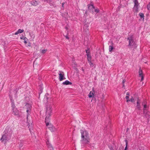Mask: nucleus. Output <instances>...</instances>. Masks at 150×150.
<instances>
[{
  "label": "nucleus",
  "mask_w": 150,
  "mask_h": 150,
  "mask_svg": "<svg viewBox=\"0 0 150 150\" xmlns=\"http://www.w3.org/2000/svg\"><path fill=\"white\" fill-rule=\"evenodd\" d=\"M80 132L81 134V140L82 146L84 144H88L89 142L90 139L88 134L87 131L85 129H81Z\"/></svg>",
  "instance_id": "1"
},
{
  "label": "nucleus",
  "mask_w": 150,
  "mask_h": 150,
  "mask_svg": "<svg viewBox=\"0 0 150 150\" xmlns=\"http://www.w3.org/2000/svg\"><path fill=\"white\" fill-rule=\"evenodd\" d=\"M86 55L87 56V59L88 61H90V60H91V57L89 51L88 50H86Z\"/></svg>",
  "instance_id": "10"
},
{
  "label": "nucleus",
  "mask_w": 150,
  "mask_h": 150,
  "mask_svg": "<svg viewBox=\"0 0 150 150\" xmlns=\"http://www.w3.org/2000/svg\"><path fill=\"white\" fill-rule=\"evenodd\" d=\"M139 76L141 77V81H142L144 80V76L143 75V72L142 70H141L140 69V70L139 72Z\"/></svg>",
  "instance_id": "12"
},
{
  "label": "nucleus",
  "mask_w": 150,
  "mask_h": 150,
  "mask_svg": "<svg viewBox=\"0 0 150 150\" xmlns=\"http://www.w3.org/2000/svg\"><path fill=\"white\" fill-rule=\"evenodd\" d=\"M45 122L46 123L47 127L52 132H53L56 130V129L51 124L49 123V120H47V118H45Z\"/></svg>",
  "instance_id": "6"
},
{
  "label": "nucleus",
  "mask_w": 150,
  "mask_h": 150,
  "mask_svg": "<svg viewBox=\"0 0 150 150\" xmlns=\"http://www.w3.org/2000/svg\"><path fill=\"white\" fill-rule=\"evenodd\" d=\"M127 143H126V146L124 150H127Z\"/></svg>",
  "instance_id": "31"
},
{
  "label": "nucleus",
  "mask_w": 150,
  "mask_h": 150,
  "mask_svg": "<svg viewBox=\"0 0 150 150\" xmlns=\"http://www.w3.org/2000/svg\"><path fill=\"white\" fill-rule=\"evenodd\" d=\"M25 37H24L23 36H21L20 37V39H24L25 38Z\"/></svg>",
  "instance_id": "32"
},
{
  "label": "nucleus",
  "mask_w": 150,
  "mask_h": 150,
  "mask_svg": "<svg viewBox=\"0 0 150 150\" xmlns=\"http://www.w3.org/2000/svg\"><path fill=\"white\" fill-rule=\"evenodd\" d=\"M143 105H144V109L145 110L147 107V105L146 104H144V105L143 104H142Z\"/></svg>",
  "instance_id": "28"
},
{
  "label": "nucleus",
  "mask_w": 150,
  "mask_h": 150,
  "mask_svg": "<svg viewBox=\"0 0 150 150\" xmlns=\"http://www.w3.org/2000/svg\"><path fill=\"white\" fill-rule=\"evenodd\" d=\"M59 79L60 81H62L63 80L65 79V78L64 76V73L62 71H59Z\"/></svg>",
  "instance_id": "9"
},
{
  "label": "nucleus",
  "mask_w": 150,
  "mask_h": 150,
  "mask_svg": "<svg viewBox=\"0 0 150 150\" xmlns=\"http://www.w3.org/2000/svg\"><path fill=\"white\" fill-rule=\"evenodd\" d=\"M134 98H131L130 100H127V102H128V101H130V102H134Z\"/></svg>",
  "instance_id": "26"
},
{
  "label": "nucleus",
  "mask_w": 150,
  "mask_h": 150,
  "mask_svg": "<svg viewBox=\"0 0 150 150\" xmlns=\"http://www.w3.org/2000/svg\"><path fill=\"white\" fill-rule=\"evenodd\" d=\"M127 40H129L128 46L131 48H134L137 47V45L134 41L133 36L132 35H129L127 38Z\"/></svg>",
  "instance_id": "4"
},
{
  "label": "nucleus",
  "mask_w": 150,
  "mask_h": 150,
  "mask_svg": "<svg viewBox=\"0 0 150 150\" xmlns=\"http://www.w3.org/2000/svg\"><path fill=\"white\" fill-rule=\"evenodd\" d=\"M133 1L134 3L133 10L135 12H137L138 11V7L139 6V4L137 0H133Z\"/></svg>",
  "instance_id": "7"
},
{
  "label": "nucleus",
  "mask_w": 150,
  "mask_h": 150,
  "mask_svg": "<svg viewBox=\"0 0 150 150\" xmlns=\"http://www.w3.org/2000/svg\"><path fill=\"white\" fill-rule=\"evenodd\" d=\"M88 8L90 10V11L93 12L94 9H95V8L93 5H89L88 6Z\"/></svg>",
  "instance_id": "13"
},
{
  "label": "nucleus",
  "mask_w": 150,
  "mask_h": 150,
  "mask_svg": "<svg viewBox=\"0 0 150 150\" xmlns=\"http://www.w3.org/2000/svg\"><path fill=\"white\" fill-rule=\"evenodd\" d=\"M66 38L67 39H69V37H68L67 36H66Z\"/></svg>",
  "instance_id": "38"
},
{
  "label": "nucleus",
  "mask_w": 150,
  "mask_h": 150,
  "mask_svg": "<svg viewBox=\"0 0 150 150\" xmlns=\"http://www.w3.org/2000/svg\"><path fill=\"white\" fill-rule=\"evenodd\" d=\"M88 63H89V64L91 66L93 67L94 66V64L92 62L91 60H90V61H88Z\"/></svg>",
  "instance_id": "23"
},
{
  "label": "nucleus",
  "mask_w": 150,
  "mask_h": 150,
  "mask_svg": "<svg viewBox=\"0 0 150 150\" xmlns=\"http://www.w3.org/2000/svg\"><path fill=\"white\" fill-rule=\"evenodd\" d=\"M9 96L10 99L12 100V97L11 96L10 94H9ZM11 107H12V109H13V108H16L13 100H11Z\"/></svg>",
  "instance_id": "14"
},
{
  "label": "nucleus",
  "mask_w": 150,
  "mask_h": 150,
  "mask_svg": "<svg viewBox=\"0 0 150 150\" xmlns=\"http://www.w3.org/2000/svg\"><path fill=\"white\" fill-rule=\"evenodd\" d=\"M32 103L31 102H29V103H27L25 106V108L27 109L26 112H27V123H28L27 126H28V127L29 128V127L30 126V121L28 120V117L30 115V114L31 111V107H32ZM29 130L30 129L29 128Z\"/></svg>",
  "instance_id": "3"
},
{
  "label": "nucleus",
  "mask_w": 150,
  "mask_h": 150,
  "mask_svg": "<svg viewBox=\"0 0 150 150\" xmlns=\"http://www.w3.org/2000/svg\"><path fill=\"white\" fill-rule=\"evenodd\" d=\"M47 51V50H42V51H41V53L43 54H44V53H45Z\"/></svg>",
  "instance_id": "27"
},
{
  "label": "nucleus",
  "mask_w": 150,
  "mask_h": 150,
  "mask_svg": "<svg viewBox=\"0 0 150 150\" xmlns=\"http://www.w3.org/2000/svg\"><path fill=\"white\" fill-rule=\"evenodd\" d=\"M126 99H127V100H129V96H126L125 97Z\"/></svg>",
  "instance_id": "33"
},
{
  "label": "nucleus",
  "mask_w": 150,
  "mask_h": 150,
  "mask_svg": "<svg viewBox=\"0 0 150 150\" xmlns=\"http://www.w3.org/2000/svg\"><path fill=\"white\" fill-rule=\"evenodd\" d=\"M147 8L148 10H150V2L147 5Z\"/></svg>",
  "instance_id": "25"
},
{
  "label": "nucleus",
  "mask_w": 150,
  "mask_h": 150,
  "mask_svg": "<svg viewBox=\"0 0 150 150\" xmlns=\"http://www.w3.org/2000/svg\"><path fill=\"white\" fill-rule=\"evenodd\" d=\"M24 43H25V44L27 43V42H26V41H25H25H24Z\"/></svg>",
  "instance_id": "40"
},
{
  "label": "nucleus",
  "mask_w": 150,
  "mask_h": 150,
  "mask_svg": "<svg viewBox=\"0 0 150 150\" xmlns=\"http://www.w3.org/2000/svg\"><path fill=\"white\" fill-rule=\"evenodd\" d=\"M94 11H95V12H96L97 13H98L99 11V9H94Z\"/></svg>",
  "instance_id": "29"
},
{
  "label": "nucleus",
  "mask_w": 150,
  "mask_h": 150,
  "mask_svg": "<svg viewBox=\"0 0 150 150\" xmlns=\"http://www.w3.org/2000/svg\"><path fill=\"white\" fill-rule=\"evenodd\" d=\"M139 15L140 17L142 18H143L144 17V14L142 13H139Z\"/></svg>",
  "instance_id": "24"
},
{
  "label": "nucleus",
  "mask_w": 150,
  "mask_h": 150,
  "mask_svg": "<svg viewBox=\"0 0 150 150\" xmlns=\"http://www.w3.org/2000/svg\"><path fill=\"white\" fill-rule=\"evenodd\" d=\"M82 70L83 71H84V69L83 68H82Z\"/></svg>",
  "instance_id": "41"
},
{
  "label": "nucleus",
  "mask_w": 150,
  "mask_h": 150,
  "mask_svg": "<svg viewBox=\"0 0 150 150\" xmlns=\"http://www.w3.org/2000/svg\"><path fill=\"white\" fill-rule=\"evenodd\" d=\"M12 110L13 114L14 115L17 116L18 117H19L21 116V112L19 110H18L17 108H13Z\"/></svg>",
  "instance_id": "8"
},
{
  "label": "nucleus",
  "mask_w": 150,
  "mask_h": 150,
  "mask_svg": "<svg viewBox=\"0 0 150 150\" xmlns=\"http://www.w3.org/2000/svg\"><path fill=\"white\" fill-rule=\"evenodd\" d=\"M127 95H129V94H128V93H127Z\"/></svg>",
  "instance_id": "44"
},
{
  "label": "nucleus",
  "mask_w": 150,
  "mask_h": 150,
  "mask_svg": "<svg viewBox=\"0 0 150 150\" xmlns=\"http://www.w3.org/2000/svg\"><path fill=\"white\" fill-rule=\"evenodd\" d=\"M22 146H23V144H22L21 143L20 144H19V146H21V147Z\"/></svg>",
  "instance_id": "37"
},
{
  "label": "nucleus",
  "mask_w": 150,
  "mask_h": 150,
  "mask_svg": "<svg viewBox=\"0 0 150 150\" xmlns=\"http://www.w3.org/2000/svg\"><path fill=\"white\" fill-rule=\"evenodd\" d=\"M4 134L2 136L1 138L0 139L1 141L3 142L4 141L5 142L9 140L11 137L12 134V132L11 129L9 132L7 131V129H6L4 131Z\"/></svg>",
  "instance_id": "2"
},
{
  "label": "nucleus",
  "mask_w": 150,
  "mask_h": 150,
  "mask_svg": "<svg viewBox=\"0 0 150 150\" xmlns=\"http://www.w3.org/2000/svg\"><path fill=\"white\" fill-rule=\"evenodd\" d=\"M94 93L93 92L91 91L89 94L88 96L89 98H91L93 97L94 96Z\"/></svg>",
  "instance_id": "18"
},
{
  "label": "nucleus",
  "mask_w": 150,
  "mask_h": 150,
  "mask_svg": "<svg viewBox=\"0 0 150 150\" xmlns=\"http://www.w3.org/2000/svg\"><path fill=\"white\" fill-rule=\"evenodd\" d=\"M64 3H63L62 4V7H64Z\"/></svg>",
  "instance_id": "36"
},
{
  "label": "nucleus",
  "mask_w": 150,
  "mask_h": 150,
  "mask_svg": "<svg viewBox=\"0 0 150 150\" xmlns=\"http://www.w3.org/2000/svg\"><path fill=\"white\" fill-rule=\"evenodd\" d=\"M137 108L138 109H140L141 108V107L140 105V103H139V100H138L137 102Z\"/></svg>",
  "instance_id": "20"
},
{
  "label": "nucleus",
  "mask_w": 150,
  "mask_h": 150,
  "mask_svg": "<svg viewBox=\"0 0 150 150\" xmlns=\"http://www.w3.org/2000/svg\"><path fill=\"white\" fill-rule=\"evenodd\" d=\"M114 49L113 46L110 45L109 47V51L110 52H111Z\"/></svg>",
  "instance_id": "19"
},
{
  "label": "nucleus",
  "mask_w": 150,
  "mask_h": 150,
  "mask_svg": "<svg viewBox=\"0 0 150 150\" xmlns=\"http://www.w3.org/2000/svg\"><path fill=\"white\" fill-rule=\"evenodd\" d=\"M48 95L47 94H45V96L44 98V100H46L47 101V102H48V101H47V100L48 98L47 97V96Z\"/></svg>",
  "instance_id": "22"
},
{
  "label": "nucleus",
  "mask_w": 150,
  "mask_h": 150,
  "mask_svg": "<svg viewBox=\"0 0 150 150\" xmlns=\"http://www.w3.org/2000/svg\"><path fill=\"white\" fill-rule=\"evenodd\" d=\"M43 89V88H41V89H40L39 90V93H41L42 92V90Z\"/></svg>",
  "instance_id": "30"
},
{
  "label": "nucleus",
  "mask_w": 150,
  "mask_h": 150,
  "mask_svg": "<svg viewBox=\"0 0 150 150\" xmlns=\"http://www.w3.org/2000/svg\"><path fill=\"white\" fill-rule=\"evenodd\" d=\"M52 107L51 105H48L47 106L45 118H47V120H49V117L52 113Z\"/></svg>",
  "instance_id": "5"
},
{
  "label": "nucleus",
  "mask_w": 150,
  "mask_h": 150,
  "mask_svg": "<svg viewBox=\"0 0 150 150\" xmlns=\"http://www.w3.org/2000/svg\"><path fill=\"white\" fill-rule=\"evenodd\" d=\"M23 30L19 29L17 32L15 33L14 35H17L19 33H23Z\"/></svg>",
  "instance_id": "16"
},
{
  "label": "nucleus",
  "mask_w": 150,
  "mask_h": 150,
  "mask_svg": "<svg viewBox=\"0 0 150 150\" xmlns=\"http://www.w3.org/2000/svg\"><path fill=\"white\" fill-rule=\"evenodd\" d=\"M46 140L47 141H46V143L47 146V147L50 150H53V148L52 146L51 145L50 143L49 142L48 140L47 139Z\"/></svg>",
  "instance_id": "11"
},
{
  "label": "nucleus",
  "mask_w": 150,
  "mask_h": 150,
  "mask_svg": "<svg viewBox=\"0 0 150 150\" xmlns=\"http://www.w3.org/2000/svg\"><path fill=\"white\" fill-rule=\"evenodd\" d=\"M110 150H114L111 147L110 149Z\"/></svg>",
  "instance_id": "39"
},
{
  "label": "nucleus",
  "mask_w": 150,
  "mask_h": 150,
  "mask_svg": "<svg viewBox=\"0 0 150 150\" xmlns=\"http://www.w3.org/2000/svg\"><path fill=\"white\" fill-rule=\"evenodd\" d=\"M45 1H48V0H44Z\"/></svg>",
  "instance_id": "42"
},
{
  "label": "nucleus",
  "mask_w": 150,
  "mask_h": 150,
  "mask_svg": "<svg viewBox=\"0 0 150 150\" xmlns=\"http://www.w3.org/2000/svg\"><path fill=\"white\" fill-rule=\"evenodd\" d=\"M45 136H46V134H45Z\"/></svg>",
  "instance_id": "43"
},
{
  "label": "nucleus",
  "mask_w": 150,
  "mask_h": 150,
  "mask_svg": "<svg viewBox=\"0 0 150 150\" xmlns=\"http://www.w3.org/2000/svg\"><path fill=\"white\" fill-rule=\"evenodd\" d=\"M122 82L123 83V86H124V83L125 82V81H124V80H123Z\"/></svg>",
  "instance_id": "35"
},
{
  "label": "nucleus",
  "mask_w": 150,
  "mask_h": 150,
  "mask_svg": "<svg viewBox=\"0 0 150 150\" xmlns=\"http://www.w3.org/2000/svg\"><path fill=\"white\" fill-rule=\"evenodd\" d=\"M62 84L63 85H71L72 84V83L68 81V80H66L64 82L62 83Z\"/></svg>",
  "instance_id": "15"
},
{
  "label": "nucleus",
  "mask_w": 150,
  "mask_h": 150,
  "mask_svg": "<svg viewBox=\"0 0 150 150\" xmlns=\"http://www.w3.org/2000/svg\"><path fill=\"white\" fill-rule=\"evenodd\" d=\"M17 91L16 90H15L13 92L14 93H16L17 92ZM14 95L16 96V94L15 93Z\"/></svg>",
  "instance_id": "34"
},
{
  "label": "nucleus",
  "mask_w": 150,
  "mask_h": 150,
  "mask_svg": "<svg viewBox=\"0 0 150 150\" xmlns=\"http://www.w3.org/2000/svg\"><path fill=\"white\" fill-rule=\"evenodd\" d=\"M31 4L32 5L36 6L38 4V3L36 1L33 0L31 2Z\"/></svg>",
  "instance_id": "17"
},
{
  "label": "nucleus",
  "mask_w": 150,
  "mask_h": 150,
  "mask_svg": "<svg viewBox=\"0 0 150 150\" xmlns=\"http://www.w3.org/2000/svg\"><path fill=\"white\" fill-rule=\"evenodd\" d=\"M29 35L31 37V38L33 39L35 38V35H33L32 33H30Z\"/></svg>",
  "instance_id": "21"
}]
</instances>
